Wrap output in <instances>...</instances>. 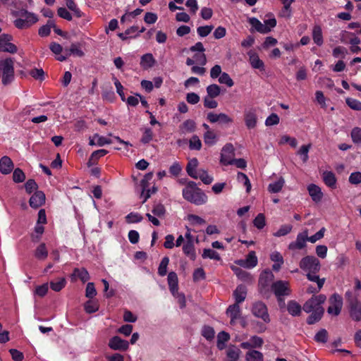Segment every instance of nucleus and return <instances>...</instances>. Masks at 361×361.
<instances>
[{
    "instance_id": "26",
    "label": "nucleus",
    "mask_w": 361,
    "mask_h": 361,
    "mask_svg": "<svg viewBox=\"0 0 361 361\" xmlns=\"http://www.w3.org/2000/svg\"><path fill=\"white\" fill-rule=\"evenodd\" d=\"M155 62L156 61L153 55L148 53L142 56L140 60V66L143 69L147 70L153 67Z\"/></svg>"
},
{
    "instance_id": "36",
    "label": "nucleus",
    "mask_w": 361,
    "mask_h": 361,
    "mask_svg": "<svg viewBox=\"0 0 361 361\" xmlns=\"http://www.w3.org/2000/svg\"><path fill=\"white\" fill-rule=\"evenodd\" d=\"M50 288L56 292L61 290L66 285V280L65 278L58 279L56 281L50 282Z\"/></svg>"
},
{
    "instance_id": "7",
    "label": "nucleus",
    "mask_w": 361,
    "mask_h": 361,
    "mask_svg": "<svg viewBox=\"0 0 361 361\" xmlns=\"http://www.w3.org/2000/svg\"><path fill=\"white\" fill-rule=\"evenodd\" d=\"M12 40L13 36L11 35L6 33L0 35V52L16 54L18 51V48L11 42Z\"/></svg>"
},
{
    "instance_id": "9",
    "label": "nucleus",
    "mask_w": 361,
    "mask_h": 361,
    "mask_svg": "<svg viewBox=\"0 0 361 361\" xmlns=\"http://www.w3.org/2000/svg\"><path fill=\"white\" fill-rule=\"evenodd\" d=\"M349 314L351 319L355 322L361 321V302L357 298L349 299Z\"/></svg>"
},
{
    "instance_id": "41",
    "label": "nucleus",
    "mask_w": 361,
    "mask_h": 361,
    "mask_svg": "<svg viewBox=\"0 0 361 361\" xmlns=\"http://www.w3.org/2000/svg\"><path fill=\"white\" fill-rule=\"evenodd\" d=\"M328 331L325 329H321L314 336V340L317 343H326L328 341Z\"/></svg>"
},
{
    "instance_id": "62",
    "label": "nucleus",
    "mask_w": 361,
    "mask_h": 361,
    "mask_svg": "<svg viewBox=\"0 0 361 361\" xmlns=\"http://www.w3.org/2000/svg\"><path fill=\"white\" fill-rule=\"evenodd\" d=\"M182 129L186 132L192 133L195 130V123L194 121L188 119L182 123Z\"/></svg>"
},
{
    "instance_id": "61",
    "label": "nucleus",
    "mask_w": 361,
    "mask_h": 361,
    "mask_svg": "<svg viewBox=\"0 0 361 361\" xmlns=\"http://www.w3.org/2000/svg\"><path fill=\"white\" fill-rule=\"evenodd\" d=\"M25 190L28 194H31L35 190L37 191L38 185L34 179H28L25 184Z\"/></svg>"
},
{
    "instance_id": "16",
    "label": "nucleus",
    "mask_w": 361,
    "mask_h": 361,
    "mask_svg": "<svg viewBox=\"0 0 361 361\" xmlns=\"http://www.w3.org/2000/svg\"><path fill=\"white\" fill-rule=\"evenodd\" d=\"M226 314L231 318V324L234 325L235 320L240 317V307L239 304L235 302L234 304L229 305L226 310Z\"/></svg>"
},
{
    "instance_id": "22",
    "label": "nucleus",
    "mask_w": 361,
    "mask_h": 361,
    "mask_svg": "<svg viewBox=\"0 0 361 361\" xmlns=\"http://www.w3.org/2000/svg\"><path fill=\"white\" fill-rule=\"evenodd\" d=\"M167 280L169 290L174 295L178 290V280L176 273L174 271L169 272Z\"/></svg>"
},
{
    "instance_id": "34",
    "label": "nucleus",
    "mask_w": 361,
    "mask_h": 361,
    "mask_svg": "<svg viewBox=\"0 0 361 361\" xmlns=\"http://www.w3.org/2000/svg\"><path fill=\"white\" fill-rule=\"evenodd\" d=\"M247 361H264L263 354L255 350H252L246 353Z\"/></svg>"
},
{
    "instance_id": "44",
    "label": "nucleus",
    "mask_w": 361,
    "mask_h": 361,
    "mask_svg": "<svg viewBox=\"0 0 361 361\" xmlns=\"http://www.w3.org/2000/svg\"><path fill=\"white\" fill-rule=\"evenodd\" d=\"M351 139L354 144H361V128L359 127H355L352 129L350 133Z\"/></svg>"
},
{
    "instance_id": "12",
    "label": "nucleus",
    "mask_w": 361,
    "mask_h": 361,
    "mask_svg": "<svg viewBox=\"0 0 361 361\" xmlns=\"http://www.w3.org/2000/svg\"><path fill=\"white\" fill-rule=\"evenodd\" d=\"M129 343L118 336H114L109 341V347L114 350L125 351L128 348Z\"/></svg>"
},
{
    "instance_id": "24",
    "label": "nucleus",
    "mask_w": 361,
    "mask_h": 361,
    "mask_svg": "<svg viewBox=\"0 0 361 361\" xmlns=\"http://www.w3.org/2000/svg\"><path fill=\"white\" fill-rule=\"evenodd\" d=\"M309 194L312 197V200L315 202H320L322 199L323 194L319 186L314 184H310L307 188Z\"/></svg>"
},
{
    "instance_id": "27",
    "label": "nucleus",
    "mask_w": 361,
    "mask_h": 361,
    "mask_svg": "<svg viewBox=\"0 0 361 361\" xmlns=\"http://www.w3.org/2000/svg\"><path fill=\"white\" fill-rule=\"evenodd\" d=\"M323 180L324 183L331 188H335L336 185V178L335 174L331 171H324L323 173Z\"/></svg>"
},
{
    "instance_id": "40",
    "label": "nucleus",
    "mask_w": 361,
    "mask_h": 361,
    "mask_svg": "<svg viewBox=\"0 0 361 361\" xmlns=\"http://www.w3.org/2000/svg\"><path fill=\"white\" fill-rule=\"evenodd\" d=\"M237 180L239 183H242L246 188L247 192H249L251 190V183L247 176L242 172H238Z\"/></svg>"
},
{
    "instance_id": "21",
    "label": "nucleus",
    "mask_w": 361,
    "mask_h": 361,
    "mask_svg": "<svg viewBox=\"0 0 361 361\" xmlns=\"http://www.w3.org/2000/svg\"><path fill=\"white\" fill-rule=\"evenodd\" d=\"M247 295V287L245 285L240 284L237 286L233 291V296L236 303L240 304L243 302Z\"/></svg>"
},
{
    "instance_id": "31",
    "label": "nucleus",
    "mask_w": 361,
    "mask_h": 361,
    "mask_svg": "<svg viewBox=\"0 0 361 361\" xmlns=\"http://www.w3.org/2000/svg\"><path fill=\"white\" fill-rule=\"evenodd\" d=\"M35 257L39 260H44L48 257V250L45 243L39 244L35 250Z\"/></svg>"
},
{
    "instance_id": "25",
    "label": "nucleus",
    "mask_w": 361,
    "mask_h": 361,
    "mask_svg": "<svg viewBox=\"0 0 361 361\" xmlns=\"http://www.w3.org/2000/svg\"><path fill=\"white\" fill-rule=\"evenodd\" d=\"M107 153H108V151L106 149H104L94 151L88 159V161L87 163V166L90 167L93 165L97 164L99 159L101 157H103Z\"/></svg>"
},
{
    "instance_id": "33",
    "label": "nucleus",
    "mask_w": 361,
    "mask_h": 361,
    "mask_svg": "<svg viewBox=\"0 0 361 361\" xmlns=\"http://www.w3.org/2000/svg\"><path fill=\"white\" fill-rule=\"evenodd\" d=\"M183 253L188 257L191 260L196 259V253L195 250L194 243H185L183 246Z\"/></svg>"
},
{
    "instance_id": "2",
    "label": "nucleus",
    "mask_w": 361,
    "mask_h": 361,
    "mask_svg": "<svg viewBox=\"0 0 361 361\" xmlns=\"http://www.w3.org/2000/svg\"><path fill=\"white\" fill-rule=\"evenodd\" d=\"M274 279V274L269 269H265L260 274L258 281V290L263 296L269 297L271 286V283Z\"/></svg>"
},
{
    "instance_id": "14",
    "label": "nucleus",
    "mask_w": 361,
    "mask_h": 361,
    "mask_svg": "<svg viewBox=\"0 0 361 361\" xmlns=\"http://www.w3.org/2000/svg\"><path fill=\"white\" fill-rule=\"evenodd\" d=\"M14 169L12 159L8 156H4L0 159V172L4 175L11 173Z\"/></svg>"
},
{
    "instance_id": "18",
    "label": "nucleus",
    "mask_w": 361,
    "mask_h": 361,
    "mask_svg": "<svg viewBox=\"0 0 361 361\" xmlns=\"http://www.w3.org/2000/svg\"><path fill=\"white\" fill-rule=\"evenodd\" d=\"M247 54L249 56V61L253 68L259 70L264 69V63L259 59L258 54L256 52L250 50L248 51Z\"/></svg>"
},
{
    "instance_id": "58",
    "label": "nucleus",
    "mask_w": 361,
    "mask_h": 361,
    "mask_svg": "<svg viewBox=\"0 0 361 361\" xmlns=\"http://www.w3.org/2000/svg\"><path fill=\"white\" fill-rule=\"evenodd\" d=\"M97 295V290L94 284L92 282H89L87 284L85 289V296L90 299H92Z\"/></svg>"
},
{
    "instance_id": "39",
    "label": "nucleus",
    "mask_w": 361,
    "mask_h": 361,
    "mask_svg": "<svg viewBox=\"0 0 361 361\" xmlns=\"http://www.w3.org/2000/svg\"><path fill=\"white\" fill-rule=\"evenodd\" d=\"M202 258L204 259H215L217 261L221 260V257L219 254L216 252L214 250L209 249V248H205L203 250V253L202 255Z\"/></svg>"
},
{
    "instance_id": "48",
    "label": "nucleus",
    "mask_w": 361,
    "mask_h": 361,
    "mask_svg": "<svg viewBox=\"0 0 361 361\" xmlns=\"http://www.w3.org/2000/svg\"><path fill=\"white\" fill-rule=\"evenodd\" d=\"M310 148L311 144L304 145L301 146L298 152V154L301 156L302 160L304 163L306 162L309 159L308 152Z\"/></svg>"
},
{
    "instance_id": "59",
    "label": "nucleus",
    "mask_w": 361,
    "mask_h": 361,
    "mask_svg": "<svg viewBox=\"0 0 361 361\" xmlns=\"http://www.w3.org/2000/svg\"><path fill=\"white\" fill-rule=\"evenodd\" d=\"M153 138V131L150 128H146L144 130L143 135L141 138V142L143 144H147Z\"/></svg>"
},
{
    "instance_id": "8",
    "label": "nucleus",
    "mask_w": 361,
    "mask_h": 361,
    "mask_svg": "<svg viewBox=\"0 0 361 361\" xmlns=\"http://www.w3.org/2000/svg\"><path fill=\"white\" fill-rule=\"evenodd\" d=\"M252 313L257 318L262 319L265 323L270 322L267 305L261 301L255 302L252 307Z\"/></svg>"
},
{
    "instance_id": "10",
    "label": "nucleus",
    "mask_w": 361,
    "mask_h": 361,
    "mask_svg": "<svg viewBox=\"0 0 361 361\" xmlns=\"http://www.w3.org/2000/svg\"><path fill=\"white\" fill-rule=\"evenodd\" d=\"M38 21L35 14H29L26 18H18L13 21L16 27L20 30L27 29Z\"/></svg>"
},
{
    "instance_id": "45",
    "label": "nucleus",
    "mask_w": 361,
    "mask_h": 361,
    "mask_svg": "<svg viewBox=\"0 0 361 361\" xmlns=\"http://www.w3.org/2000/svg\"><path fill=\"white\" fill-rule=\"evenodd\" d=\"M169 263V258L168 257H164L162 258L158 268V274L159 276H164L166 274Z\"/></svg>"
},
{
    "instance_id": "47",
    "label": "nucleus",
    "mask_w": 361,
    "mask_h": 361,
    "mask_svg": "<svg viewBox=\"0 0 361 361\" xmlns=\"http://www.w3.org/2000/svg\"><path fill=\"white\" fill-rule=\"evenodd\" d=\"M25 180V174L20 168L14 169L13 173V180L15 183H23Z\"/></svg>"
},
{
    "instance_id": "11",
    "label": "nucleus",
    "mask_w": 361,
    "mask_h": 361,
    "mask_svg": "<svg viewBox=\"0 0 361 361\" xmlns=\"http://www.w3.org/2000/svg\"><path fill=\"white\" fill-rule=\"evenodd\" d=\"M256 111V109L255 108H250L245 111L244 119L245 126L248 129H253L257 126V116Z\"/></svg>"
},
{
    "instance_id": "55",
    "label": "nucleus",
    "mask_w": 361,
    "mask_h": 361,
    "mask_svg": "<svg viewBox=\"0 0 361 361\" xmlns=\"http://www.w3.org/2000/svg\"><path fill=\"white\" fill-rule=\"evenodd\" d=\"M219 82L221 83V84H225L228 87H231L232 86H233L234 85V82L233 80L231 79V78L230 77V75L227 73H225L224 72L221 76L219 78Z\"/></svg>"
},
{
    "instance_id": "13",
    "label": "nucleus",
    "mask_w": 361,
    "mask_h": 361,
    "mask_svg": "<svg viewBox=\"0 0 361 361\" xmlns=\"http://www.w3.org/2000/svg\"><path fill=\"white\" fill-rule=\"evenodd\" d=\"M45 199L44 193L42 191L37 190L30 198V206L32 208L37 209L44 204Z\"/></svg>"
},
{
    "instance_id": "5",
    "label": "nucleus",
    "mask_w": 361,
    "mask_h": 361,
    "mask_svg": "<svg viewBox=\"0 0 361 361\" xmlns=\"http://www.w3.org/2000/svg\"><path fill=\"white\" fill-rule=\"evenodd\" d=\"M326 300V296L324 294L313 295L308 299L303 305L302 310L306 313H310L319 307H323L322 305L324 303Z\"/></svg>"
},
{
    "instance_id": "53",
    "label": "nucleus",
    "mask_w": 361,
    "mask_h": 361,
    "mask_svg": "<svg viewBox=\"0 0 361 361\" xmlns=\"http://www.w3.org/2000/svg\"><path fill=\"white\" fill-rule=\"evenodd\" d=\"M345 103L351 109L361 111V102L359 100L348 97L345 99Z\"/></svg>"
},
{
    "instance_id": "3",
    "label": "nucleus",
    "mask_w": 361,
    "mask_h": 361,
    "mask_svg": "<svg viewBox=\"0 0 361 361\" xmlns=\"http://www.w3.org/2000/svg\"><path fill=\"white\" fill-rule=\"evenodd\" d=\"M271 290L277 298L278 302H283V305H285V301L282 297L289 295L291 293V290L289 287V283L286 281L282 280L273 282L271 286Z\"/></svg>"
},
{
    "instance_id": "19",
    "label": "nucleus",
    "mask_w": 361,
    "mask_h": 361,
    "mask_svg": "<svg viewBox=\"0 0 361 361\" xmlns=\"http://www.w3.org/2000/svg\"><path fill=\"white\" fill-rule=\"evenodd\" d=\"M248 23L252 26V28L259 33L266 34L270 32V27L264 26V24L255 17L250 18Z\"/></svg>"
},
{
    "instance_id": "6",
    "label": "nucleus",
    "mask_w": 361,
    "mask_h": 361,
    "mask_svg": "<svg viewBox=\"0 0 361 361\" xmlns=\"http://www.w3.org/2000/svg\"><path fill=\"white\" fill-rule=\"evenodd\" d=\"M329 306L327 308V312L334 316L339 315L343 305L342 296L337 293H334L329 297Z\"/></svg>"
},
{
    "instance_id": "35",
    "label": "nucleus",
    "mask_w": 361,
    "mask_h": 361,
    "mask_svg": "<svg viewBox=\"0 0 361 361\" xmlns=\"http://www.w3.org/2000/svg\"><path fill=\"white\" fill-rule=\"evenodd\" d=\"M285 183L284 179L280 178L278 180L271 183L268 186V190L272 193H276L281 190Z\"/></svg>"
},
{
    "instance_id": "57",
    "label": "nucleus",
    "mask_w": 361,
    "mask_h": 361,
    "mask_svg": "<svg viewBox=\"0 0 361 361\" xmlns=\"http://www.w3.org/2000/svg\"><path fill=\"white\" fill-rule=\"evenodd\" d=\"M348 51L345 47L338 46L333 49L332 55L335 58L341 57L344 59Z\"/></svg>"
},
{
    "instance_id": "51",
    "label": "nucleus",
    "mask_w": 361,
    "mask_h": 361,
    "mask_svg": "<svg viewBox=\"0 0 361 361\" xmlns=\"http://www.w3.org/2000/svg\"><path fill=\"white\" fill-rule=\"evenodd\" d=\"M292 228L293 226L290 224H283L274 233V235L276 237L284 236L288 234L292 231Z\"/></svg>"
},
{
    "instance_id": "23",
    "label": "nucleus",
    "mask_w": 361,
    "mask_h": 361,
    "mask_svg": "<svg viewBox=\"0 0 361 361\" xmlns=\"http://www.w3.org/2000/svg\"><path fill=\"white\" fill-rule=\"evenodd\" d=\"M287 310L293 317H299L302 312L301 305L295 300H289L287 303Z\"/></svg>"
},
{
    "instance_id": "37",
    "label": "nucleus",
    "mask_w": 361,
    "mask_h": 361,
    "mask_svg": "<svg viewBox=\"0 0 361 361\" xmlns=\"http://www.w3.org/2000/svg\"><path fill=\"white\" fill-rule=\"evenodd\" d=\"M204 142L208 146L214 145L216 142V135L213 130H207L204 134Z\"/></svg>"
},
{
    "instance_id": "52",
    "label": "nucleus",
    "mask_w": 361,
    "mask_h": 361,
    "mask_svg": "<svg viewBox=\"0 0 361 361\" xmlns=\"http://www.w3.org/2000/svg\"><path fill=\"white\" fill-rule=\"evenodd\" d=\"M69 51L71 54L73 56L82 57L84 56V52L81 49L80 44L79 43H72L71 47H69Z\"/></svg>"
},
{
    "instance_id": "43",
    "label": "nucleus",
    "mask_w": 361,
    "mask_h": 361,
    "mask_svg": "<svg viewBox=\"0 0 361 361\" xmlns=\"http://www.w3.org/2000/svg\"><path fill=\"white\" fill-rule=\"evenodd\" d=\"M189 148L191 150H200L202 148V142L197 135H194L190 139Z\"/></svg>"
},
{
    "instance_id": "32",
    "label": "nucleus",
    "mask_w": 361,
    "mask_h": 361,
    "mask_svg": "<svg viewBox=\"0 0 361 361\" xmlns=\"http://www.w3.org/2000/svg\"><path fill=\"white\" fill-rule=\"evenodd\" d=\"M312 39L317 46L323 44L322 30L319 25H314L312 30Z\"/></svg>"
},
{
    "instance_id": "1",
    "label": "nucleus",
    "mask_w": 361,
    "mask_h": 361,
    "mask_svg": "<svg viewBox=\"0 0 361 361\" xmlns=\"http://www.w3.org/2000/svg\"><path fill=\"white\" fill-rule=\"evenodd\" d=\"M183 198L195 205H202L207 202L208 197L197 186L194 181H189L182 190Z\"/></svg>"
},
{
    "instance_id": "49",
    "label": "nucleus",
    "mask_w": 361,
    "mask_h": 361,
    "mask_svg": "<svg viewBox=\"0 0 361 361\" xmlns=\"http://www.w3.org/2000/svg\"><path fill=\"white\" fill-rule=\"evenodd\" d=\"M253 224L258 229H262L266 225L265 216L264 214H258L253 220Z\"/></svg>"
},
{
    "instance_id": "15",
    "label": "nucleus",
    "mask_w": 361,
    "mask_h": 361,
    "mask_svg": "<svg viewBox=\"0 0 361 361\" xmlns=\"http://www.w3.org/2000/svg\"><path fill=\"white\" fill-rule=\"evenodd\" d=\"M306 241H307V232L300 233L296 238L295 242H292L289 244L290 250L303 249L306 246Z\"/></svg>"
},
{
    "instance_id": "30",
    "label": "nucleus",
    "mask_w": 361,
    "mask_h": 361,
    "mask_svg": "<svg viewBox=\"0 0 361 361\" xmlns=\"http://www.w3.org/2000/svg\"><path fill=\"white\" fill-rule=\"evenodd\" d=\"M72 276L78 277L83 283H85L90 279V274L85 268H75Z\"/></svg>"
},
{
    "instance_id": "63",
    "label": "nucleus",
    "mask_w": 361,
    "mask_h": 361,
    "mask_svg": "<svg viewBox=\"0 0 361 361\" xmlns=\"http://www.w3.org/2000/svg\"><path fill=\"white\" fill-rule=\"evenodd\" d=\"M57 13L60 18H63L66 20L71 21L73 19L71 13L66 8H59L57 10Z\"/></svg>"
},
{
    "instance_id": "28",
    "label": "nucleus",
    "mask_w": 361,
    "mask_h": 361,
    "mask_svg": "<svg viewBox=\"0 0 361 361\" xmlns=\"http://www.w3.org/2000/svg\"><path fill=\"white\" fill-rule=\"evenodd\" d=\"M230 339V335L228 333L222 331L217 335V343L216 346L219 350H222L226 348V343Z\"/></svg>"
},
{
    "instance_id": "38",
    "label": "nucleus",
    "mask_w": 361,
    "mask_h": 361,
    "mask_svg": "<svg viewBox=\"0 0 361 361\" xmlns=\"http://www.w3.org/2000/svg\"><path fill=\"white\" fill-rule=\"evenodd\" d=\"M84 309L88 314L94 313L99 310V304L95 300H89L85 303Z\"/></svg>"
},
{
    "instance_id": "20",
    "label": "nucleus",
    "mask_w": 361,
    "mask_h": 361,
    "mask_svg": "<svg viewBox=\"0 0 361 361\" xmlns=\"http://www.w3.org/2000/svg\"><path fill=\"white\" fill-rule=\"evenodd\" d=\"M311 314L307 318V323L309 325L314 324L318 322H319L324 313V307H319L314 311H312Z\"/></svg>"
},
{
    "instance_id": "4",
    "label": "nucleus",
    "mask_w": 361,
    "mask_h": 361,
    "mask_svg": "<svg viewBox=\"0 0 361 361\" xmlns=\"http://www.w3.org/2000/svg\"><path fill=\"white\" fill-rule=\"evenodd\" d=\"M300 268L307 273H318L321 269L319 260L313 255H307L301 259Z\"/></svg>"
},
{
    "instance_id": "42",
    "label": "nucleus",
    "mask_w": 361,
    "mask_h": 361,
    "mask_svg": "<svg viewBox=\"0 0 361 361\" xmlns=\"http://www.w3.org/2000/svg\"><path fill=\"white\" fill-rule=\"evenodd\" d=\"M207 97H216L221 94V87L216 84H212L207 87Z\"/></svg>"
},
{
    "instance_id": "50",
    "label": "nucleus",
    "mask_w": 361,
    "mask_h": 361,
    "mask_svg": "<svg viewBox=\"0 0 361 361\" xmlns=\"http://www.w3.org/2000/svg\"><path fill=\"white\" fill-rule=\"evenodd\" d=\"M197 178H200L204 184L209 185L212 183L214 178L209 176L206 171L200 170L197 173Z\"/></svg>"
},
{
    "instance_id": "54",
    "label": "nucleus",
    "mask_w": 361,
    "mask_h": 361,
    "mask_svg": "<svg viewBox=\"0 0 361 361\" xmlns=\"http://www.w3.org/2000/svg\"><path fill=\"white\" fill-rule=\"evenodd\" d=\"M142 216L138 213L130 212L126 216V221L128 224L138 223L142 220Z\"/></svg>"
},
{
    "instance_id": "64",
    "label": "nucleus",
    "mask_w": 361,
    "mask_h": 361,
    "mask_svg": "<svg viewBox=\"0 0 361 361\" xmlns=\"http://www.w3.org/2000/svg\"><path fill=\"white\" fill-rule=\"evenodd\" d=\"M279 121L280 119L279 116L276 114L272 113L267 118L265 125L267 126L277 125L279 123Z\"/></svg>"
},
{
    "instance_id": "60",
    "label": "nucleus",
    "mask_w": 361,
    "mask_h": 361,
    "mask_svg": "<svg viewBox=\"0 0 361 361\" xmlns=\"http://www.w3.org/2000/svg\"><path fill=\"white\" fill-rule=\"evenodd\" d=\"M213 28V25L200 26L197 27V32L200 37H204L209 35Z\"/></svg>"
},
{
    "instance_id": "46",
    "label": "nucleus",
    "mask_w": 361,
    "mask_h": 361,
    "mask_svg": "<svg viewBox=\"0 0 361 361\" xmlns=\"http://www.w3.org/2000/svg\"><path fill=\"white\" fill-rule=\"evenodd\" d=\"M214 329L209 326H204L202 329V336L208 341H212L214 338Z\"/></svg>"
},
{
    "instance_id": "17",
    "label": "nucleus",
    "mask_w": 361,
    "mask_h": 361,
    "mask_svg": "<svg viewBox=\"0 0 361 361\" xmlns=\"http://www.w3.org/2000/svg\"><path fill=\"white\" fill-rule=\"evenodd\" d=\"M257 257L255 251H251L247 255L245 260H240L238 264L248 269L253 268L257 264Z\"/></svg>"
},
{
    "instance_id": "29",
    "label": "nucleus",
    "mask_w": 361,
    "mask_h": 361,
    "mask_svg": "<svg viewBox=\"0 0 361 361\" xmlns=\"http://www.w3.org/2000/svg\"><path fill=\"white\" fill-rule=\"evenodd\" d=\"M198 165V161L196 158H193L191 159L187 164L186 166V171L188 174L192 177V178L197 179V173L196 171V168Z\"/></svg>"
},
{
    "instance_id": "56",
    "label": "nucleus",
    "mask_w": 361,
    "mask_h": 361,
    "mask_svg": "<svg viewBox=\"0 0 361 361\" xmlns=\"http://www.w3.org/2000/svg\"><path fill=\"white\" fill-rule=\"evenodd\" d=\"M30 75L35 80L42 81L44 80V72L42 68H33L30 71Z\"/></svg>"
}]
</instances>
